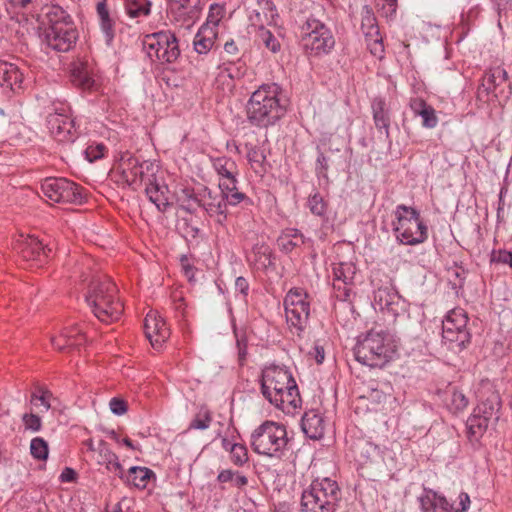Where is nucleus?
Returning <instances> with one entry per match:
<instances>
[{"instance_id":"nucleus-1","label":"nucleus","mask_w":512,"mask_h":512,"mask_svg":"<svg viewBox=\"0 0 512 512\" xmlns=\"http://www.w3.org/2000/svg\"><path fill=\"white\" fill-rule=\"evenodd\" d=\"M85 301L94 316L103 323L117 321L123 313V304L117 298L116 285L105 275L93 277Z\"/></svg>"},{"instance_id":"nucleus-2","label":"nucleus","mask_w":512,"mask_h":512,"mask_svg":"<svg viewBox=\"0 0 512 512\" xmlns=\"http://www.w3.org/2000/svg\"><path fill=\"white\" fill-rule=\"evenodd\" d=\"M280 94L281 87L278 84H262L248 100V120L259 127L275 124L285 113V107L280 102Z\"/></svg>"},{"instance_id":"nucleus-3","label":"nucleus","mask_w":512,"mask_h":512,"mask_svg":"<svg viewBox=\"0 0 512 512\" xmlns=\"http://www.w3.org/2000/svg\"><path fill=\"white\" fill-rule=\"evenodd\" d=\"M44 42L54 51L68 52L76 44L79 34L71 15L59 5H51L45 12Z\"/></svg>"},{"instance_id":"nucleus-4","label":"nucleus","mask_w":512,"mask_h":512,"mask_svg":"<svg viewBox=\"0 0 512 512\" xmlns=\"http://www.w3.org/2000/svg\"><path fill=\"white\" fill-rule=\"evenodd\" d=\"M395 345L383 330L372 329L363 338H359L354 355L358 362L369 367H383L395 354Z\"/></svg>"},{"instance_id":"nucleus-5","label":"nucleus","mask_w":512,"mask_h":512,"mask_svg":"<svg viewBox=\"0 0 512 512\" xmlns=\"http://www.w3.org/2000/svg\"><path fill=\"white\" fill-rule=\"evenodd\" d=\"M393 214L392 231L398 243L415 246L428 239V227L416 208L399 204Z\"/></svg>"},{"instance_id":"nucleus-6","label":"nucleus","mask_w":512,"mask_h":512,"mask_svg":"<svg viewBox=\"0 0 512 512\" xmlns=\"http://www.w3.org/2000/svg\"><path fill=\"white\" fill-rule=\"evenodd\" d=\"M253 451L267 457H280L287 445V432L283 425L265 421L251 434Z\"/></svg>"},{"instance_id":"nucleus-7","label":"nucleus","mask_w":512,"mask_h":512,"mask_svg":"<svg viewBox=\"0 0 512 512\" xmlns=\"http://www.w3.org/2000/svg\"><path fill=\"white\" fill-rule=\"evenodd\" d=\"M246 198L240 191H221L215 193L211 189L204 187L199 192L198 206L202 207L209 217L221 226H225L227 221V205L236 206Z\"/></svg>"},{"instance_id":"nucleus-8","label":"nucleus","mask_w":512,"mask_h":512,"mask_svg":"<svg viewBox=\"0 0 512 512\" xmlns=\"http://www.w3.org/2000/svg\"><path fill=\"white\" fill-rule=\"evenodd\" d=\"M467 323L468 317L462 309H453L446 315L442 322V343L448 350L459 353L470 343Z\"/></svg>"},{"instance_id":"nucleus-9","label":"nucleus","mask_w":512,"mask_h":512,"mask_svg":"<svg viewBox=\"0 0 512 512\" xmlns=\"http://www.w3.org/2000/svg\"><path fill=\"white\" fill-rule=\"evenodd\" d=\"M143 49L151 61L173 63L180 55L176 36L169 30L148 34L143 39Z\"/></svg>"},{"instance_id":"nucleus-10","label":"nucleus","mask_w":512,"mask_h":512,"mask_svg":"<svg viewBox=\"0 0 512 512\" xmlns=\"http://www.w3.org/2000/svg\"><path fill=\"white\" fill-rule=\"evenodd\" d=\"M43 195L51 203H81V188L66 178H47L41 185Z\"/></svg>"},{"instance_id":"nucleus-11","label":"nucleus","mask_w":512,"mask_h":512,"mask_svg":"<svg viewBox=\"0 0 512 512\" xmlns=\"http://www.w3.org/2000/svg\"><path fill=\"white\" fill-rule=\"evenodd\" d=\"M286 321L296 333L304 330L309 317L307 294L300 289H291L284 299Z\"/></svg>"},{"instance_id":"nucleus-12","label":"nucleus","mask_w":512,"mask_h":512,"mask_svg":"<svg viewBox=\"0 0 512 512\" xmlns=\"http://www.w3.org/2000/svg\"><path fill=\"white\" fill-rule=\"evenodd\" d=\"M47 127L51 136L58 142H73L77 138V130L68 106L61 105L49 113Z\"/></svg>"},{"instance_id":"nucleus-13","label":"nucleus","mask_w":512,"mask_h":512,"mask_svg":"<svg viewBox=\"0 0 512 512\" xmlns=\"http://www.w3.org/2000/svg\"><path fill=\"white\" fill-rule=\"evenodd\" d=\"M490 93L500 100H508L512 94V86L506 70L500 66L489 69L482 78L478 88V97Z\"/></svg>"},{"instance_id":"nucleus-14","label":"nucleus","mask_w":512,"mask_h":512,"mask_svg":"<svg viewBox=\"0 0 512 512\" xmlns=\"http://www.w3.org/2000/svg\"><path fill=\"white\" fill-rule=\"evenodd\" d=\"M266 400L286 414H294L301 405V397L296 382L275 390L267 389L261 392Z\"/></svg>"},{"instance_id":"nucleus-15","label":"nucleus","mask_w":512,"mask_h":512,"mask_svg":"<svg viewBox=\"0 0 512 512\" xmlns=\"http://www.w3.org/2000/svg\"><path fill=\"white\" fill-rule=\"evenodd\" d=\"M171 19L185 28H190L203 9L201 0H167Z\"/></svg>"},{"instance_id":"nucleus-16","label":"nucleus","mask_w":512,"mask_h":512,"mask_svg":"<svg viewBox=\"0 0 512 512\" xmlns=\"http://www.w3.org/2000/svg\"><path fill=\"white\" fill-rule=\"evenodd\" d=\"M374 303L382 311L391 313L394 317L405 314L409 303L392 285L381 286L374 292Z\"/></svg>"},{"instance_id":"nucleus-17","label":"nucleus","mask_w":512,"mask_h":512,"mask_svg":"<svg viewBox=\"0 0 512 512\" xmlns=\"http://www.w3.org/2000/svg\"><path fill=\"white\" fill-rule=\"evenodd\" d=\"M214 171L219 177L218 186L220 191H239L238 185V168L234 160L229 157L221 156L211 158Z\"/></svg>"},{"instance_id":"nucleus-18","label":"nucleus","mask_w":512,"mask_h":512,"mask_svg":"<svg viewBox=\"0 0 512 512\" xmlns=\"http://www.w3.org/2000/svg\"><path fill=\"white\" fill-rule=\"evenodd\" d=\"M144 332L155 349H160L170 337V328L157 311H149L144 321Z\"/></svg>"},{"instance_id":"nucleus-19","label":"nucleus","mask_w":512,"mask_h":512,"mask_svg":"<svg viewBox=\"0 0 512 512\" xmlns=\"http://www.w3.org/2000/svg\"><path fill=\"white\" fill-rule=\"evenodd\" d=\"M16 250L25 261L42 265L50 257L52 248L45 246L38 238L27 236L17 242Z\"/></svg>"},{"instance_id":"nucleus-20","label":"nucleus","mask_w":512,"mask_h":512,"mask_svg":"<svg viewBox=\"0 0 512 512\" xmlns=\"http://www.w3.org/2000/svg\"><path fill=\"white\" fill-rule=\"evenodd\" d=\"M294 382L296 381L286 366L270 364L265 366L261 373V392L267 389L275 390L276 387H284Z\"/></svg>"},{"instance_id":"nucleus-21","label":"nucleus","mask_w":512,"mask_h":512,"mask_svg":"<svg viewBox=\"0 0 512 512\" xmlns=\"http://www.w3.org/2000/svg\"><path fill=\"white\" fill-rule=\"evenodd\" d=\"M301 46L310 58L320 55V21L308 19L301 29Z\"/></svg>"},{"instance_id":"nucleus-22","label":"nucleus","mask_w":512,"mask_h":512,"mask_svg":"<svg viewBox=\"0 0 512 512\" xmlns=\"http://www.w3.org/2000/svg\"><path fill=\"white\" fill-rule=\"evenodd\" d=\"M333 287L335 289H343V296L349 297L350 289L347 285L352 284L354 276L356 274V267L351 262H340L333 264Z\"/></svg>"},{"instance_id":"nucleus-23","label":"nucleus","mask_w":512,"mask_h":512,"mask_svg":"<svg viewBox=\"0 0 512 512\" xmlns=\"http://www.w3.org/2000/svg\"><path fill=\"white\" fill-rule=\"evenodd\" d=\"M97 451L93 457L99 465L105 466L106 470L122 477V464L118 456L110 449L104 440L97 442Z\"/></svg>"},{"instance_id":"nucleus-24","label":"nucleus","mask_w":512,"mask_h":512,"mask_svg":"<svg viewBox=\"0 0 512 512\" xmlns=\"http://www.w3.org/2000/svg\"><path fill=\"white\" fill-rule=\"evenodd\" d=\"M85 342V336L77 327L65 328L58 336L51 337L52 345L58 350H63L65 348H78Z\"/></svg>"},{"instance_id":"nucleus-25","label":"nucleus","mask_w":512,"mask_h":512,"mask_svg":"<svg viewBox=\"0 0 512 512\" xmlns=\"http://www.w3.org/2000/svg\"><path fill=\"white\" fill-rule=\"evenodd\" d=\"M24 75L13 63L0 62V85L12 91L20 90L23 86Z\"/></svg>"},{"instance_id":"nucleus-26","label":"nucleus","mask_w":512,"mask_h":512,"mask_svg":"<svg viewBox=\"0 0 512 512\" xmlns=\"http://www.w3.org/2000/svg\"><path fill=\"white\" fill-rule=\"evenodd\" d=\"M145 193L159 211L164 212L167 210L169 207V190L159 179L146 184Z\"/></svg>"},{"instance_id":"nucleus-27","label":"nucleus","mask_w":512,"mask_h":512,"mask_svg":"<svg viewBox=\"0 0 512 512\" xmlns=\"http://www.w3.org/2000/svg\"><path fill=\"white\" fill-rule=\"evenodd\" d=\"M154 475V472L147 467L133 466L127 473L122 467V477L119 478L135 488L145 489Z\"/></svg>"},{"instance_id":"nucleus-28","label":"nucleus","mask_w":512,"mask_h":512,"mask_svg":"<svg viewBox=\"0 0 512 512\" xmlns=\"http://www.w3.org/2000/svg\"><path fill=\"white\" fill-rule=\"evenodd\" d=\"M217 31L213 26L202 25L193 40V46L198 54H207L214 46Z\"/></svg>"},{"instance_id":"nucleus-29","label":"nucleus","mask_w":512,"mask_h":512,"mask_svg":"<svg viewBox=\"0 0 512 512\" xmlns=\"http://www.w3.org/2000/svg\"><path fill=\"white\" fill-rule=\"evenodd\" d=\"M117 169L127 185H138V158L130 154L123 155L119 160Z\"/></svg>"},{"instance_id":"nucleus-30","label":"nucleus","mask_w":512,"mask_h":512,"mask_svg":"<svg viewBox=\"0 0 512 512\" xmlns=\"http://www.w3.org/2000/svg\"><path fill=\"white\" fill-rule=\"evenodd\" d=\"M500 407L501 399L499 394L492 392L485 400L477 405L474 411L480 416H485L488 421L495 423L499 420L500 417Z\"/></svg>"},{"instance_id":"nucleus-31","label":"nucleus","mask_w":512,"mask_h":512,"mask_svg":"<svg viewBox=\"0 0 512 512\" xmlns=\"http://www.w3.org/2000/svg\"><path fill=\"white\" fill-rule=\"evenodd\" d=\"M322 493L326 498V500L322 502V512H334L341 494L337 482L330 478H323Z\"/></svg>"},{"instance_id":"nucleus-32","label":"nucleus","mask_w":512,"mask_h":512,"mask_svg":"<svg viewBox=\"0 0 512 512\" xmlns=\"http://www.w3.org/2000/svg\"><path fill=\"white\" fill-rule=\"evenodd\" d=\"M371 109L373 120L378 130L384 129L386 136L389 135L390 116L386 108V101L382 97H376L372 100Z\"/></svg>"},{"instance_id":"nucleus-33","label":"nucleus","mask_w":512,"mask_h":512,"mask_svg":"<svg viewBox=\"0 0 512 512\" xmlns=\"http://www.w3.org/2000/svg\"><path fill=\"white\" fill-rule=\"evenodd\" d=\"M485 416H480L475 411L466 421L467 436L471 443H477L486 432L489 424Z\"/></svg>"},{"instance_id":"nucleus-34","label":"nucleus","mask_w":512,"mask_h":512,"mask_svg":"<svg viewBox=\"0 0 512 512\" xmlns=\"http://www.w3.org/2000/svg\"><path fill=\"white\" fill-rule=\"evenodd\" d=\"M301 428L305 436L311 440L320 439V414L318 410L311 409L302 417Z\"/></svg>"},{"instance_id":"nucleus-35","label":"nucleus","mask_w":512,"mask_h":512,"mask_svg":"<svg viewBox=\"0 0 512 512\" xmlns=\"http://www.w3.org/2000/svg\"><path fill=\"white\" fill-rule=\"evenodd\" d=\"M304 243L303 235L294 228H287L283 230L277 239L279 249L285 253L292 252L296 247H299Z\"/></svg>"},{"instance_id":"nucleus-36","label":"nucleus","mask_w":512,"mask_h":512,"mask_svg":"<svg viewBox=\"0 0 512 512\" xmlns=\"http://www.w3.org/2000/svg\"><path fill=\"white\" fill-rule=\"evenodd\" d=\"M320 483L314 480L308 489L304 490L301 497L302 512H317L319 505Z\"/></svg>"},{"instance_id":"nucleus-37","label":"nucleus","mask_w":512,"mask_h":512,"mask_svg":"<svg viewBox=\"0 0 512 512\" xmlns=\"http://www.w3.org/2000/svg\"><path fill=\"white\" fill-rule=\"evenodd\" d=\"M249 260L257 269H266L273 264L272 251L266 244H256L252 249Z\"/></svg>"},{"instance_id":"nucleus-38","label":"nucleus","mask_w":512,"mask_h":512,"mask_svg":"<svg viewBox=\"0 0 512 512\" xmlns=\"http://www.w3.org/2000/svg\"><path fill=\"white\" fill-rule=\"evenodd\" d=\"M246 73V65L240 59L226 61L219 66L218 79L228 78L230 81L241 79Z\"/></svg>"},{"instance_id":"nucleus-39","label":"nucleus","mask_w":512,"mask_h":512,"mask_svg":"<svg viewBox=\"0 0 512 512\" xmlns=\"http://www.w3.org/2000/svg\"><path fill=\"white\" fill-rule=\"evenodd\" d=\"M55 398L50 390L44 387H37L31 394L30 403L39 409L40 413L48 412L52 407Z\"/></svg>"},{"instance_id":"nucleus-40","label":"nucleus","mask_w":512,"mask_h":512,"mask_svg":"<svg viewBox=\"0 0 512 512\" xmlns=\"http://www.w3.org/2000/svg\"><path fill=\"white\" fill-rule=\"evenodd\" d=\"M361 30L367 38L379 36L376 17L369 5H364L361 11Z\"/></svg>"},{"instance_id":"nucleus-41","label":"nucleus","mask_w":512,"mask_h":512,"mask_svg":"<svg viewBox=\"0 0 512 512\" xmlns=\"http://www.w3.org/2000/svg\"><path fill=\"white\" fill-rule=\"evenodd\" d=\"M159 171V165L153 161H142L138 160V184L144 183L145 185L156 181L157 173Z\"/></svg>"},{"instance_id":"nucleus-42","label":"nucleus","mask_w":512,"mask_h":512,"mask_svg":"<svg viewBox=\"0 0 512 512\" xmlns=\"http://www.w3.org/2000/svg\"><path fill=\"white\" fill-rule=\"evenodd\" d=\"M150 6L148 0H127L125 12L132 19H140L150 14Z\"/></svg>"},{"instance_id":"nucleus-43","label":"nucleus","mask_w":512,"mask_h":512,"mask_svg":"<svg viewBox=\"0 0 512 512\" xmlns=\"http://www.w3.org/2000/svg\"><path fill=\"white\" fill-rule=\"evenodd\" d=\"M257 40L272 53H277L281 50V43L279 39L267 28H260L256 31Z\"/></svg>"},{"instance_id":"nucleus-44","label":"nucleus","mask_w":512,"mask_h":512,"mask_svg":"<svg viewBox=\"0 0 512 512\" xmlns=\"http://www.w3.org/2000/svg\"><path fill=\"white\" fill-rule=\"evenodd\" d=\"M220 483H230L233 487L243 488L248 484V479L245 475L234 472L231 469L221 470L217 476Z\"/></svg>"},{"instance_id":"nucleus-45","label":"nucleus","mask_w":512,"mask_h":512,"mask_svg":"<svg viewBox=\"0 0 512 512\" xmlns=\"http://www.w3.org/2000/svg\"><path fill=\"white\" fill-rule=\"evenodd\" d=\"M30 454L39 461H45L48 458L49 447L46 440L42 437H35L30 442Z\"/></svg>"},{"instance_id":"nucleus-46","label":"nucleus","mask_w":512,"mask_h":512,"mask_svg":"<svg viewBox=\"0 0 512 512\" xmlns=\"http://www.w3.org/2000/svg\"><path fill=\"white\" fill-rule=\"evenodd\" d=\"M226 16V6L220 3H213L209 7L206 23L203 25L213 26L214 30Z\"/></svg>"},{"instance_id":"nucleus-47","label":"nucleus","mask_w":512,"mask_h":512,"mask_svg":"<svg viewBox=\"0 0 512 512\" xmlns=\"http://www.w3.org/2000/svg\"><path fill=\"white\" fill-rule=\"evenodd\" d=\"M212 416L209 410L201 409L191 420L188 430H206L210 427Z\"/></svg>"},{"instance_id":"nucleus-48","label":"nucleus","mask_w":512,"mask_h":512,"mask_svg":"<svg viewBox=\"0 0 512 512\" xmlns=\"http://www.w3.org/2000/svg\"><path fill=\"white\" fill-rule=\"evenodd\" d=\"M73 82L84 90L92 89L95 81L90 73L84 68H77L72 73Z\"/></svg>"},{"instance_id":"nucleus-49","label":"nucleus","mask_w":512,"mask_h":512,"mask_svg":"<svg viewBox=\"0 0 512 512\" xmlns=\"http://www.w3.org/2000/svg\"><path fill=\"white\" fill-rule=\"evenodd\" d=\"M248 19L250 24L256 27L257 30L260 28H266L265 26L276 24V18L269 19L262 13V10L256 8L250 9Z\"/></svg>"},{"instance_id":"nucleus-50","label":"nucleus","mask_w":512,"mask_h":512,"mask_svg":"<svg viewBox=\"0 0 512 512\" xmlns=\"http://www.w3.org/2000/svg\"><path fill=\"white\" fill-rule=\"evenodd\" d=\"M198 194H194V192L185 188L182 189L180 194L178 195V201L181 203V207L187 211H193L198 206Z\"/></svg>"},{"instance_id":"nucleus-51","label":"nucleus","mask_w":512,"mask_h":512,"mask_svg":"<svg viewBox=\"0 0 512 512\" xmlns=\"http://www.w3.org/2000/svg\"><path fill=\"white\" fill-rule=\"evenodd\" d=\"M247 159L251 167L256 172H260L263 170V165L266 160V156L261 149L257 147H250L247 152Z\"/></svg>"},{"instance_id":"nucleus-52","label":"nucleus","mask_w":512,"mask_h":512,"mask_svg":"<svg viewBox=\"0 0 512 512\" xmlns=\"http://www.w3.org/2000/svg\"><path fill=\"white\" fill-rule=\"evenodd\" d=\"M468 405V399L465 394L459 390L453 389L450 392L448 406L454 412L464 410Z\"/></svg>"},{"instance_id":"nucleus-53","label":"nucleus","mask_w":512,"mask_h":512,"mask_svg":"<svg viewBox=\"0 0 512 512\" xmlns=\"http://www.w3.org/2000/svg\"><path fill=\"white\" fill-rule=\"evenodd\" d=\"M230 458L234 465L243 466L248 462V450L244 444H233L231 447Z\"/></svg>"},{"instance_id":"nucleus-54","label":"nucleus","mask_w":512,"mask_h":512,"mask_svg":"<svg viewBox=\"0 0 512 512\" xmlns=\"http://www.w3.org/2000/svg\"><path fill=\"white\" fill-rule=\"evenodd\" d=\"M466 278V271L462 267L454 266L448 269L449 283L454 290H459L463 287Z\"/></svg>"},{"instance_id":"nucleus-55","label":"nucleus","mask_w":512,"mask_h":512,"mask_svg":"<svg viewBox=\"0 0 512 512\" xmlns=\"http://www.w3.org/2000/svg\"><path fill=\"white\" fill-rule=\"evenodd\" d=\"M417 116H420L422 118V125L425 128H434L438 124V118L435 113V109L429 105L427 108H425L422 113H419Z\"/></svg>"},{"instance_id":"nucleus-56","label":"nucleus","mask_w":512,"mask_h":512,"mask_svg":"<svg viewBox=\"0 0 512 512\" xmlns=\"http://www.w3.org/2000/svg\"><path fill=\"white\" fill-rule=\"evenodd\" d=\"M22 422L24 424L25 429L31 430L33 432H37L42 427L41 418L33 413H25L22 416Z\"/></svg>"},{"instance_id":"nucleus-57","label":"nucleus","mask_w":512,"mask_h":512,"mask_svg":"<svg viewBox=\"0 0 512 512\" xmlns=\"http://www.w3.org/2000/svg\"><path fill=\"white\" fill-rule=\"evenodd\" d=\"M256 1V9L262 10V13L269 19L277 18L278 13L276 6L272 2V0H255Z\"/></svg>"},{"instance_id":"nucleus-58","label":"nucleus","mask_w":512,"mask_h":512,"mask_svg":"<svg viewBox=\"0 0 512 512\" xmlns=\"http://www.w3.org/2000/svg\"><path fill=\"white\" fill-rule=\"evenodd\" d=\"M105 151V145L101 143L91 144L86 148L85 155L90 162H94L102 158L104 156Z\"/></svg>"},{"instance_id":"nucleus-59","label":"nucleus","mask_w":512,"mask_h":512,"mask_svg":"<svg viewBox=\"0 0 512 512\" xmlns=\"http://www.w3.org/2000/svg\"><path fill=\"white\" fill-rule=\"evenodd\" d=\"M491 263L507 264L512 268V252L507 250H493L491 253Z\"/></svg>"},{"instance_id":"nucleus-60","label":"nucleus","mask_w":512,"mask_h":512,"mask_svg":"<svg viewBox=\"0 0 512 512\" xmlns=\"http://www.w3.org/2000/svg\"><path fill=\"white\" fill-rule=\"evenodd\" d=\"M110 410L117 416H122L127 412V403L122 398L114 397L109 402Z\"/></svg>"},{"instance_id":"nucleus-61","label":"nucleus","mask_w":512,"mask_h":512,"mask_svg":"<svg viewBox=\"0 0 512 512\" xmlns=\"http://www.w3.org/2000/svg\"><path fill=\"white\" fill-rule=\"evenodd\" d=\"M100 27L105 35L106 42L109 44L114 37V22L109 18L100 20Z\"/></svg>"},{"instance_id":"nucleus-62","label":"nucleus","mask_w":512,"mask_h":512,"mask_svg":"<svg viewBox=\"0 0 512 512\" xmlns=\"http://www.w3.org/2000/svg\"><path fill=\"white\" fill-rule=\"evenodd\" d=\"M335 45L332 33L322 24V52H329Z\"/></svg>"},{"instance_id":"nucleus-63","label":"nucleus","mask_w":512,"mask_h":512,"mask_svg":"<svg viewBox=\"0 0 512 512\" xmlns=\"http://www.w3.org/2000/svg\"><path fill=\"white\" fill-rule=\"evenodd\" d=\"M458 500V507L455 509L454 512H467L471 504L469 495L465 492H461L459 494Z\"/></svg>"},{"instance_id":"nucleus-64","label":"nucleus","mask_w":512,"mask_h":512,"mask_svg":"<svg viewBox=\"0 0 512 512\" xmlns=\"http://www.w3.org/2000/svg\"><path fill=\"white\" fill-rule=\"evenodd\" d=\"M428 106L429 105L421 98L416 97L410 100V108L413 111L414 115L422 113V111Z\"/></svg>"}]
</instances>
